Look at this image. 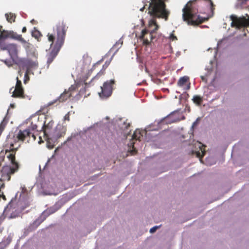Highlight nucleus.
Instances as JSON below:
<instances>
[{
  "instance_id": "obj_18",
  "label": "nucleus",
  "mask_w": 249,
  "mask_h": 249,
  "mask_svg": "<svg viewBox=\"0 0 249 249\" xmlns=\"http://www.w3.org/2000/svg\"><path fill=\"white\" fill-rule=\"evenodd\" d=\"M21 39H17V40L20 41L22 43H24V47L26 49V51L28 52L32 46V44L27 42L22 36Z\"/></svg>"
},
{
  "instance_id": "obj_10",
  "label": "nucleus",
  "mask_w": 249,
  "mask_h": 249,
  "mask_svg": "<svg viewBox=\"0 0 249 249\" xmlns=\"http://www.w3.org/2000/svg\"><path fill=\"white\" fill-rule=\"evenodd\" d=\"M75 90V88L71 86L68 90L65 89V91L58 97L52 102L49 103V105H52L54 103L59 102V103H63L67 101L71 96L72 92Z\"/></svg>"
},
{
  "instance_id": "obj_31",
  "label": "nucleus",
  "mask_w": 249,
  "mask_h": 249,
  "mask_svg": "<svg viewBox=\"0 0 249 249\" xmlns=\"http://www.w3.org/2000/svg\"><path fill=\"white\" fill-rule=\"evenodd\" d=\"M134 142H130V143L128 144V145L129 146H132V148L134 149V150L135 151V148H134Z\"/></svg>"
},
{
  "instance_id": "obj_1",
  "label": "nucleus",
  "mask_w": 249,
  "mask_h": 249,
  "mask_svg": "<svg viewBox=\"0 0 249 249\" xmlns=\"http://www.w3.org/2000/svg\"><path fill=\"white\" fill-rule=\"evenodd\" d=\"M214 5L212 0H192L187 3L182 9V18L189 25L196 26L208 20L209 17L203 18L197 14L202 13V10L208 9L211 11L212 16L213 15Z\"/></svg>"
},
{
  "instance_id": "obj_24",
  "label": "nucleus",
  "mask_w": 249,
  "mask_h": 249,
  "mask_svg": "<svg viewBox=\"0 0 249 249\" xmlns=\"http://www.w3.org/2000/svg\"><path fill=\"white\" fill-rule=\"evenodd\" d=\"M170 118V115L169 116H166V117L164 118L162 120H161L160 123H166V124H171L173 122H174V121H169L168 120Z\"/></svg>"
},
{
  "instance_id": "obj_27",
  "label": "nucleus",
  "mask_w": 249,
  "mask_h": 249,
  "mask_svg": "<svg viewBox=\"0 0 249 249\" xmlns=\"http://www.w3.org/2000/svg\"><path fill=\"white\" fill-rule=\"evenodd\" d=\"M109 63H107V62H106L105 63V64L103 66V69H104V71H102V72H100L98 73V74H103V73H104V71H105L106 69L108 67V66L109 65Z\"/></svg>"
},
{
  "instance_id": "obj_25",
  "label": "nucleus",
  "mask_w": 249,
  "mask_h": 249,
  "mask_svg": "<svg viewBox=\"0 0 249 249\" xmlns=\"http://www.w3.org/2000/svg\"><path fill=\"white\" fill-rule=\"evenodd\" d=\"M130 126V124L129 123L127 122V120L125 122H124L123 126H122L123 129H128Z\"/></svg>"
},
{
  "instance_id": "obj_15",
  "label": "nucleus",
  "mask_w": 249,
  "mask_h": 249,
  "mask_svg": "<svg viewBox=\"0 0 249 249\" xmlns=\"http://www.w3.org/2000/svg\"><path fill=\"white\" fill-rule=\"evenodd\" d=\"M5 16L8 22L11 23L15 21L16 15L15 14L12 13H6Z\"/></svg>"
},
{
  "instance_id": "obj_16",
  "label": "nucleus",
  "mask_w": 249,
  "mask_h": 249,
  "mask_svg": "<svg viewBox=\"0 0 249 249\" xmlns=\"http://www.w3.org/2000/svg\"><path fill=\"white\" fill-rule=\"evenodd\" d=\"M189 79V77L186 76L180 77L178 82V85L179 87L183 86L186 84Z\"/></svg>"
},
{
  "instance_id": "obj_22",
  "label": "nucleus",
  "mask_w": 249,
  "mask_h": 249,
  "mask_svg": "<svg viewBox=\"0 0 249 249\" xmlns=\"http://www.w3.org/2000/svg\"><path fill=\"white\" fill-rule=\"evenodd\" d=\"M5 185L4 183L2 184L0 186V198H2L4 200H6V196L4 195L3 192L2 191V189H4Z\"/></svg>"
},
{
  "instance_id": "obj_14",
  "label": "nucleus",
  "mask_w": 249,
  "mask_h": 249,
  "mask_svg": "<svg viewBox=\"0 0 249 249\" xmlns=\"http://www.w3.org/2000/svg\"><path fill=\"white\" fill-rule=\"evenodd\" d=\"M53 122H50L48 123V124H46V122H45L44 123V124L42 127V130L43 131L44 135H45L46 136H47V129H51L53 126Z\"/></svg>"
},
{
  "instance_id": "obj_28",
  "label": "nucleus",
  "mask_w": 249,
  "mask_h": 249,
  "mask_svg": "<svg viewBox=\"0 0 249 249\" xmlns=\"http://www.w3.org/2000/svg\"><path fill=\"white\" fill-rule=\"evenodd\" d=\"M8 243H6L5 241H2L0 243V249H4Z\"/></svg>"
},
{
  "instance_id": "obj_12",
  "label": "nucleus",
  "mask_w": 249,
  "mask_h": 249,
  "mask_svg": "<svg viewBox=\"0 0 249 249\" xmlns=\"http://www.w3.org/2000/svg\"><path fill=\"white\" fill-rule=\"evenodd\" d=\"M152 32H149L146 29L142 30L140 39L143 41L144 45H148L153 39Z\"/></svg>"
},
{
  "instance_id": "obj_30",
  "label": "nucleus",
  "mask_w": 249,
  "mask_h": 249,
  "mask_svg": "<svg viewBox=\"0 0 249 249\" xmlns=\"http://www.w3.org/2000/svg\"><path fill=\"white\" fill-rule=\"evenodd\" d=\"M64 120L70 121V113L68 112L64 116Z\"/></svg>"
},
{
  "instance_id": "obj_40",
  "label": "nucleus",
  "mask_w": 249,
  "mask_h": 249,
  "mask_svg": "<svg viewBox=\"0 0 249 249\" xmlns=\"http://www.w3.org/2000/svg\"><path fill=\"white\" fill-rule=\"evenodd\" d=\"M202 79H203L204 77L203 76L201 77Z\"/></svg>"
},
{
  "instance_id": "obj_6",
  "label": "nucleus",
  "mask_w": 249,
  "mask_h": 249,
  "mask_svg": "<svg viewBox=\"0 0 249 249\" xmlns=\"http://www.w3.org/2000/svg\"><path fill=\"white\" fill-rule=\"evenodd\" d=\"M230 18L232 21L231 26L232 27L241 28L249 26V16L246 18L244 17L238 18L236 16L232 15L230 16Z\"/></svg>"
},
{
  "instance_id": "obj_11",
  "label": "nucleus",
  "mask_w": 249,
  "mask_h": 249,
  "mask_svg": "<svg viewBox=\"0 0 249 249\" xmlns=\"http://www.w3.org/2000/svg\"><path fill=\"white\" fill-rule=\"evenodd\" d=\"M7 142L10 144V148L9 150L6 149L5 150L6 154L7 153H9V154L7 155V157L9 160L10 161L13 166H15L16 164H18L15 160V154L18 148L14 147V143L11 141V139L10 138L8 139Z\"/></svg>"
},
{
  "instance_id": "obj_26",
  "label": "nucleus",
  "mask_w": 249,
  "mask_h": 249,
  "mask_svg": "<svg viewBox=\"0 0 249 249\" xmlns=\"http://www.w3.org/2000/svg\"><path fill=\"white\" fill-rule=\"evenodd\" d=\"M174 32L175 31H173L169 36L170 40L171 41H176L178 39L177 37L174 35Z\"/></svg>"
},
{
  "instance_id": "obj_33",
  "label": "nucleus",
  "mask_w": 249,
  "mask_h": 249,
  "mask_svg": "<svg viewBox=\"0 0 249 249\" xmlns=\"http://www.w3.org/2000/svg\"><path fill=\"white\" fill-rule=\"evenodd\" d=\"M30 22L33 24H37V22L35 20V19H33L30 21Z\"/></svg>"
},
{
  "instance_id": "obj_39",
  "label": "nucleus",
  "mask_w": 249,
  "mask_h": 249,
  "mask_svg": "<svg viewBox=\"0 0 249 249\" xmlns=\"http://www.w3.org/2000/svg\"><path fill=\"white\" fill-rule=\"evenodd\" d=\"M27 76V73H26V74H25V76L26 77V76Z\"/></svg>"
},
{
  "instance_id": "obj_17",
  "label": "nucleus",
  "mask_w": 249,
  "mask_h": 249,
  "mask_svg": "<svg viewBox=\"0 0 249 249\" xmlns=\"http://www.w3.org/2000/svg\"><path fill=\"white\" fill-rule=\"evenodd\" d=\"M142 136V134L141 133L140 130L139 129L136 130L132 135V140L140 141V139Z\"/></svg>"
},
{
  "instance_id": "obj_7",
  "label": "nucleus",
  "mask_w": 249,
  "mask_h": 249,
  "mask_svg": "<svg viewBox=\"0 0 249 249\" xmlns=\"http://www.w3.org/2000/svg\"><path fill=\"white\" fill-rule=\"evenodd\" d=\"M12 97L14 98H24V90L22 87L21 80L17 77V83L15 88L13 87L10 89Z\"/></svg>"
},
{
  "instance_id": "obj_29",
  "label": "nucleus",
  "mask_w": 249,
  "mask_h": 249,
  "mask_svg": "<svg viewBox=\"0 0 249 249\" xmlns=\"http://www.w3.org/2000/svg\"><path fill=\"white\" fill-rule=\"evenodd\" d=\"M159 228V226H155V227L151 228L150 230V232L151 233L155 232Z\"/></svg>"
},
{
  "instance_id": "obj_34",
  "label": "nucleus",
  "mask_w": 249,
  "mask_h": 249,
  "mask_svg": "<svg viewBox=\"0 0 249 249\" xmlns=\"http://www.w3.org/2000/svg\"><path fill=\"white\" fill-rule=\"evenodd\" d=\"M27 31V29H26V27H23L22 29V33H25Z\"/></svg>"
},
{
  "instance_id": "obj_20",
  "label": "nucleus",
  "mask_w": 249,
  "mask_h": 249,
  "mask_svg": "<svg viewBox=\"0 0 249 249\" xmlns=\"http://www.w3.org/2000/svg\"><path fill=\"white\" fill-rule=\"evenodd\" d=\"M199 148L200 151H199L196 152V156L198 158H202L205 154V146L202 145L201 146H199Z\"/></svg>"
},
{
  "instance_id": "obj_35",
  "label": "nucleus",
  "mask_w": 249,
  "mask_h": 249,
  "mask_svg": "<svg viewBox=\"0 0 249 249\" xmlns=\"http://www.w3.org/2000/svg\"><path fill=\"white\" fill-rule=\"evenodd\" d=\"M190 88V83L188 85V86H187V87L185 88V89L186 90H188Z\"/></svg>"
},
{
  "instance_id": "obj_19",
  "label": "nucleus",
  "mask_w": 249,
  "mask_h": 249,
  "mask_svg": "<svg viewBox=\"0 0 249 249\" xmlns=\"http://www.w3.org/2000/svg\"><path fill=\"white\" fill-rule=\"evenodd\" d=\"M37 125L34 124L33 122L31 123V125L26 129L29 132H32L35 134V132L38 131L37 130Z\"/></svg>"
},
{
  "instance_id": "obj_37",
  "label": "nucleus",
  "mask_w": 249,
  "mask_h": 249,
  "mask_svg": "<svg viewBox=\"0 0 249 249\" xmlns=\"http://www.w3.org/2000/svg\"><path fill=\"white\" fill-rule=\"evenodd\" d=\"M27 80V79H24V83L25 84H26V83Z\"/></svg>"
},
{
  "instance_id": "obj_4",
  "label": "nucleus",
  "mask_w": 249,
  "mask_h": 249,
  "mask_svg": "<svg viewBox=\"0 0 249 249\" xmlns=\"http://www.w3.org/2000/svg\"><path fill=\"white\" fill-rule=\"evenodd\" d=\"M19 168V165L16 164L15 166L11 167L9 165H4L1 169H0V175L1 181H9L11 179V175L16 172Z\"/></svg>"
},
{
  "instance_id": "obj_5",
  "label": "nucleus",
  "mask_w": 249,
  "mask_h": 249,
  "mask_svg": "<svg viewBox=\"0 0 249 249\" xmlns=\"http://www.w3.org/2000/svg\"><path fill=\"white\" fill-rule=\"evenodd\" d=\"M114 79L105 82L103 86L101 87V91L99 92V95L102 99H107L111 96L112 92V85L115 84Z\"/></svg>"
},
{
  "instance_id": "obj_8",
  "label": "nucleus",
  "mask_w": 249,
  "mask_h": 249,
  "mask_svg": "<svg viewBox=\"0 0 249 249\" xmlns=\"http://www.w3.org/2000/svg\"><path fill=\"white\" fill-rule=\"evenodd\" d=\"M11 38L16 40L21 39V35H18L17 33L14 31H5L3 30L0 31V47H2L4 45H6L4 43V40L8 38Z\"/></svg>"
},
{
  "instance_id": "obj_13",
  "label": "nucleus",
  "mask_w": 249,
  "mask_h": 249,
  "mask_svg": "<svg viewBox=\"0 0 249 249\" xmlns=\"http://www.w3.org/2000/svg\"><path fill=\"white\" fill-rule=\"evenodd\" d=\"M2 50H7L11 56H16L18 54L17 46L16 44H10L4 45L1 47Z\"/></svg>"
},
{
  "instance_id": "obj_21",
  "label": "nucleus",
  "mask_w": 249,
  "mask_h": 249,
  "mask_svg": "<svg viewBox=\"0 0 249 249\" xmlns=\"http://www.w3.org/2000/svg\"><path fill=\"white\" fill-rule=\"evenodd\" d=\"M193 101L196 104L200 105L203 102V99L200 96L195 95L193 98Z\"/></svg>"
},
{
  "instance_id": "obj_23",
  "label": "nucleus",
  "mask_w": 249,
  "mask_h": 249,
  "mask_svg": "<svg viewBox=\"0 0 249 249\" xmlns=\"http://www.w3.org/2000/svg\"><path fill=\"white\" fill-rule=\"evenodd\" d=\"M152 25H154L155 26V28L153 30V32L156 31V30H158L159 26L156 23V20L155 19H152L150 20V21H149V26H151Z\"/></svg>"
},
{
  "instance_id": "obj_38",
  "label": "nucleus",
  "mask_w": 249,
  "mask_h": 249,
  "mask_svg": "<svg viewBox=\"0 0 249 249\" xmlns=\"http://www.w3.org/2000/svg\"><path fill=\"white\" fill-rule=\"evenodd\" d=\"M33 36H36L34 34V33L33 34Z\"/></svg>"
},
{
  "instance_id": "obj_2",
  "label": "nucleus",
  "mask_w": 249,
  "mask_h": 249,
  "mask_svg": "<svg viewBox=\"0 0 249 249\" xmlns=\"http://www.w3.org/2000/svg\"><path fill=\"white\" fill-rule=\"evenodd\" d=\"M68 27L64 21L59 22L54 30L53 34L48 33V40L51 42L52 45L55 42L54 49L48 55L47 63L51 64L56 57L58 52L64 44Z\"/></svg>"
},
{
  "instance_id": "obj_32",
  "label": "nucleus",
  "mask_w": 249,
  "mask_h": 249,
  "mask_svg": "<svg viewBox=\"0 0 249 249\" xmlns=\"http://www.w3.org/2000/svg\"><path fill=\"white\" fill-rule=\"evenodd\" d=\"M198 121H199V118L197 119V120L195 122H194V123L193 124V126H195L196 125L198 124Z\"/></svg>"
},
{
  "instance_id": "obj_3",
  "label": "nucleus",
  "mask_w": 249,
  "mask_h": 249,
  "mask_svg": "<svg viewBox=\"0 0 249 249\" xmlns=\"http://www.w3.org/2000/svg\"><path fill=\"white\" fill-rule=\"evenodd\" d=\"M167 0H152L149 5L148 13L153 18L167 20L170 12L166 9L165 2Z\"/></svg>"
},
{
  "instance_id": "obj_9",
  "label": "nucleus",
  "mask_w": 249,
  "mask_h": 249,
  "mask_svg": "<svg viewBox=\"0 0 249 249\" xmlns=\"http://www.w3.org/2000/svg\"><path fill=\"white\" fill-rule=\"evenodd\" d=\"M31 136L33 138L34 141L36 140L35 134L32 132H29L28 130H20L18 133L16 135V137H14V143H16L18 141L23 142L24 141L30 139Z\"/></svg>"
},
{
  "instance_id": "obj_41",
  "label": "nucleus",
  "mask_w": 249,
  "mask_h": 249,
  "mask_svg": "<svg viewBox=\"0 0 249 249\" xmlns=\"http://www.w3.org/2000/svg\"><path fill=\"white\" fill-rule=\"evenodd\" d=\"M1 232V230H0V233Z\"/></svg>"
},
{
  "instance_id": "obj_36",
  "label": "nucleus",
  "mask_w": 249,
  "mask_h": 249,
  "mask_svg": "<svg viewBox=\"0 0 249 249\" xmlns=\"http://www.w3.org/2000/svg\"><path fill=\"white\" fill-rule=\"evenodd\" d=\"M101 63V61H99V62H97V63H96V64L94 66V67H96V66H97L98 65H100Z\"/></svg>"
}]
</instances>
